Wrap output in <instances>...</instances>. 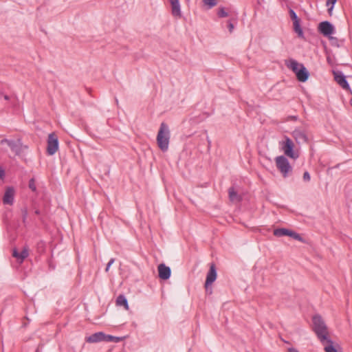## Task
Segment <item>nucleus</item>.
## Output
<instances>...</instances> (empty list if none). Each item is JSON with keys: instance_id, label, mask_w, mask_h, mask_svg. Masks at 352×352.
Returning <instances> with one entry per match:
<instances>
[{"instance_id": "f257e3e1", "label": "nucleus", "mask_w": 352, "mask_h": 352, "mask_svg": "<svg viewBox=\"0 0 352 352\" xmlns=\"http://www.w3.org/2000/svg\"><path fill=\"white\" fill-rule=\"evenodd\" d=\"M313 331L322 344H327L324 347L325 352H338L333 345V341L329 338L327 327L322 317L319 315L313 317Z\"/></svg>"}, {"instance_id": "f03ea898", "label": "nucleus", "mask_w": 352, "mask_h": 352, "mask_svg": "<svg viewBox=\"0 0 352 352\" xmlns=\"http://www.w3.org/2000/svg\"><path fill=\"white\" fill-rule=\"evenodd\" d=\"M170 139V131L168 126L164 122L161 123L157 135V143L162 151H166L168 148Z\"/></svg>"}, {"instance_id": "7ed1b4c3", "label": "nucleus", "mask_w": 352, "mask_h": 352, "mask_svg": "<svg viewBox=\"0 0 352 352\" xmlns=\"http://www.w3.org/2000/svg\"><path fill=\"white\" fill-rule=\"evenodd\" d=\"M275 162L277 168L283 176L287 177L292 170V168L287 157L283 155L278 156L275 158Z\"/></svg>"}, {"instance_id": "20e7f679", "label": "nucleus", "mask_w": 352, "mask_h": 352, "mask_svg": "<svg viewBox=\"0 0 352 352\" xmlns=\"http://www.w3.org/2000/svg\"><path fill=\"white\" fill-rule=\"evenodd\" d=\"M58 139L54 133L49 134L47 138V153L53 155L58 149Z\"/></svg>"}, {"instance_id": "39448f33", "label": "nucleus", "mask_w": 352, "mask_h": 352, "mask_svg": "<svg viewBox=\"0 0 352 352\" xmlns=\"http://www.w3.org/2000/svg\"><path fill=\"white\" fill-rule=\"evenodd\" d=\"M294 144L293 141L289 138L285 136V141L282 142V149L285 155L293 159H296L298 155L294 153Z\"/></svg>"}, {"instance_id": "423d86ee", "label": "nucleus", "mask_w": 352, "mask_h": 352, "mask_svg": "<svg viewBox=\"0 0 352 352\" xmlns=\"http://www.w3.org/2000/svg\"><path fill=\"white\" fill-rule=\"evenodd\" d=\"M6 143L16 155H19L22 152V143L20 140L14 141L12 140L3 139L1 140V144Z\"/></svg>"}, {"instance_id": "0eeeda50", "label": "nucleus", "mask_w": 352, "mask_h": 352, "mask_svg": "<svg viewBox=\"0 0 352 352\" xmlns=\"http://www.w3.org/2000/svg\"><path fill=\"white\" fill-rule=\"evenodd\" d=\"M318 31L324 36H330L333 33L334 27L329 21H322L319 23Z\"/></svg>"}, {"instance_id": "6e6552de", "label": "nucleus", "mask_w": 352, "mask_h": 352, "mask_svg": "<svg viewBox=\"0 0 352 352\" xmlns=\"http://www.w3.org/2000/svg\"><path fill=\"white\" fill-rule=\"evenodd\" d=\"M334 79L336 82L344 89L349 90L350 86L346 79V76L342 72H333Z\"/></svg>"}, {"instance_id": "1a4fd4ad", "label": "nucleus", "mask_w": 352, "mask_h": 352, "mask_svg": "<svg viewBox=\"0 0 352 352\" xmlns=\"http://www.w3.org/2000/svg\"><path fill=\"white\" fill-rule=\"evenodd\" d=\"M217 278V271L215 266L212 265L206 276L205 283L206 291H208V286H210Z\"/></svg>"}, {"instance_id": "9d476101", "label": "nucleus", "mask_w": 352, "mask_h": 352, "mask_svg": "<svg viewBox=\"0 0 352 352\" xmlns=\"http://www.w3.org/2000/svg\"><path fill=\"white\" fill-rule=\"evenodd\" d=\"M292 136L298 144L308 142V137L302 130L295 129L292 133Z\"/></svg>"}, {"instance_id": "9b49d317", "label": "nucleus", "mask_w": 352, "mask_h": 352, "mask_svg": "<svg viewBox=\"0 0 352 352\" xmlns=\"http://www.w3.org/2000/svg\"><path fill=\"white\" fill-rule=\"evenodd\" d=\"M158 276L162 280H167L171 275V270L164 263H161L157 266Z\"/></svg>"}, {"instance_id": "f8f14e48", "label": "nucleus", "mask_w": 352, "mask_h": 352, "mask_svg": "<svg viewBox=\"0 0 352 352\" xmlns=\"http://www.w3.org/2000/svg\"><path fill=\"white\" fill-rule=\"evenodd\" d=\"M106 334L102 331L95 333L85 338L87 342L96 343L102 341L105 342Z\"/></svg>"}, {"instance_id": "ddd939ff", "label": "nucleus", "mask_w": 352, "mask_h": 352, "mask_svg": "<svg viewBox=\"0 0 352 352\" xmlns=\"http://www.w3.org/2000/svg\"><path fill=\"white\" fill-rule=\"evenodd\" d=\"M14 190L12 187H8L3 197L4 204L12 205L14 203Z\"/></svg>"}, {"instance_id": "4468645a", "label": "nucleus", "mask_w": 352, "mask_h": 352, "mask_svg": "<svg viewBox=\"0 0 352 352\" xmlns=\"http://www.w3.org/2000/svg\"><path fill=\"white\" fill-rule=\"evenodd\" d=\"M295 74L297 77V79L300 82L307 81L309 78V72L307 71L306 67L302 64L300 65V68L295 73Z\"/></svg>"}, {"instance_id": "2eb2a0df", "label": "nucleus", "mask_w": 352, "mask_h": 352, "mask_svg": "<svg viewBox=\"0 0 352 352\" xmlns=\"http://www.w3.org/2000/svg\"><path fill=\"white\" fill-rule=\"evenodd\" d=\"M170 3L172 15L175 18H181L182 12L179 1H170Z\"/></svg>"}, {"instance_id": "dca6fc26", "label": "nucleus", "mask_w": 352, "mask_h": 352, "mask_svg": "<svg viewBox=\"0 0 352 352\" xmlns=\"http://www.w3.org/2000/svg\"><path fill=\"white\" fill-rule=\"evenodd\" d=\"M228 195L232 202H239L241 201V197L237 193L234 187L229 188Z\"/></svg>"}, {"instance_id": "f3484780", "label": "nucleus", "mask_w": 352, "mask_h": 352, "mask_svg": "<svg viewBox=\"0 0 352 352\" xmlns=\"http://www.w3.org/2000/svg\"><path fill=\"white\" fill-rule=\"evenodd\" d=\"M12 256L22 262L25 258L28 256V250L24 248L21 252H18L16 249L13 250Z\"/></svg>"}, {"instance_id": "a211bd4d", "label": "nucleus", "mask_w": 352, "mask_h": 352, "mask_svg": "<svg viewBox=\"0 0 352 352\" xmlns=\"http://www.w3.org/2000/svg\"><path fill=\"white\" fill-rule=\"evenodd\" d=\"M285 65L288 68L291 69L294 73H296L300 68L301 64H299L296 60L290 59L285 61Z\"/></svg>"}, {"instance_id": "6ab92c4d", "label": "nucleus", "mask_w": 352, "mask_h": 352, "mask_svg": "<svg viewBox=\"0 0 352 352\" xmlns=\"http://www.w3.org/2000/svg\"><path fill=\"white\" fill-rule=\"evenodd\" d=\"M118 306H123L126 310L129 309V305L126 298L124 295H119L116 299Z\"/></svg>"}, {"instance_id": "aec40b11", "label": "nucleus", "mask_w": 352, "mask_h": 352, "mask_svg": "<svg viewBox=\"0 0 352 352\" xmlns=\"http://www.w3.org/2000/svg\"><path fill=\"white\" fill-rule=\"evenodd\" d=\"M300 21L293 22L294 30L298 34L300 38H304V33L300 27Z\"/></svg>"}, {"instance_id": "412c9836", "label": "nucleus", "mask_w": 352, "mask_h": 352, "mask_svg": "<svg viewBox=\"0 0 352 352\" xmlns=\"http://www.w3.org/2000/svg\"><path fill=\"white\" fill-rule=\"evenodd\" d=\"M289 230L286 228H277L274 230V235L278 237L288 236Z\"/></svg>"}, {"instance_id": "4be33fe9", "label": "nucleus", "mask_w": 352, "mask_h": 352, "mask_svg": "<svg viewBox=\"0 0 352 352\" xmlns=\"http://www.w3.org/2000/svg\"><path fill=\"white\" fill-rule=\"evenodd\" d=\"M122 339H123V338H121V337H116V336H113L111 335L106 334L105 342H119L121 340H122Z\"/></svg>"}, {"instance_id": "5701e85b", "label": "nucleus", "mask_w": 352, "mask_h": 352, "mask_svg": "<svg viewBox=\"0 0 352 352\" xmlns=\"http://www.w3.org/2000/svg\"><path fill=\"white\" fill-rule=\"evenodd\" d=\"M289 233H288V236L297 240V241H303V239L302 237L299 234H298L297 232H295L292 230H290L289 231Z\"/></svg>"}, {"instance_id": "b1692460", "label": "nucleus", "mask_w": 352, "mask_h": 352, "mask_svg": "<svg viewBox=\"0 0 352 352\" xmlns=\"http://www.w3.org/2000/svg\"><path fill=\"white\" fill-rule=\"evenodd\" d=\"M289 16L293 22L298 21L300 20L299 18L298 17L296 13L292 8L289 9Z\"/></svg>"}, {"instance_id": "393cba45", "label": "nucleus", "mask_w": 352, "mask_h": 352, "mask_svg": "<svg viewBox=\"0 0 352 352\" xmlns=\"http://www.w3.org/2000/svg\"><path fill=\"white\" fill-rule=\"evenodd\" d=\"M217 14L219 17L223 18L228 16L229 12L226 10L225 8H220Z\"/></svg>"}, {"instance_id": "a878e982", "label": "nucleus", "mask_w": 352, "mask_h": 352, "mask_svg": "<svg viewBox=\"0 0 352 352\" xmlns=\"http://www.w3.org/2000/svg\"><path fill=\"white\" fill-rule=\"evenodd\" d=\"M28 186L32 191L36 192V186L35 184V179L34 178L30 179Z\"/></svg>"}, {"instance_id": "bb28decb", "label": "nucleus", "mask_w": 352, "mask_h": 352, "mask_svg": "<svg viewBox=\"0 0 352 352\" xmlns=\"http://www.w3.org/2000/svg\"><path fill=\"white\" fill-rule=\"evenodd\" d=\"M218 1H204V6H206V9H210L217 4Z\"/></svg>"}, {"instance_id": "cd10ccee", "label": "nucleus", "mask_w": 352, "mask_h": 352, "mask_svg": "<svg viewBox=\"0 0 352 352\" xmlns=\"http://www.w3.org/2000/svg\"><path fill=\"white\" fill-rule=\"evenodd\" d=\"M21 213H22L23 221L25 222L27 219L28 214L27 207H24L21 209Z\"/></svg>"}, {"instance_id": "c85d7f7f", "label": "nucleus", "mask_w": 352, "mask_h": 352, "mask_svg": "<svg viewBox=\"0 0 352 352\" xmlns=\"http://www.w3.org/2000/svg\"><path fill=\"white\" fill-rule=\"evenodd\" d=\"M326 3H327V6L329 7V8H328L329 13L331 14V12L332 11L334 4L336 3V1H326Z\"/></svg>"}, {"instance_id": "c756f323", "label": "nucleus", "mask_w": 352, "mask_h": 352, "mask_svg": "<svg viewBox=\"0 0 352 352\" xmlns=\"http://www.w3.org/2000/svg\"><path fill=\"white\" fill-rule=\"evenodd\" d=\"M115 262V258H112L109 260V261L108 262L107 265V267L105 268V272H107L110 268V267L111 266V265Z\"/></svg>"}, {"instance_id": "7c9ffc66", "label": "nucleus", "mask_w": 352, "mask_h": 352, "mask_svg": "<svg viewBox=\"0 0 352 352\" xmlns=\"http://www.w3.org/2000/svg\"><path fill=\"white\" fill-rule=\"evenodd\" d=\"M115 262V258H112L109 260V261L108 262L107 265V267L105 268V272H107L110 268V267L111 266V265Z\"/></svg>"}, {"instance_id": "2f4dec72", "label": "nucleus", "mask_w": 352, "mask_h": 352, "mask_svg": "<svg viewBox=\"0 0 352 352\" xmlns=\"http://www.w3.org/2000/svg\"><path fill=\"white\" fill-rule=\"evenodd\" d=\"M311 179V177H310V175L309 173V172L307 171H305L303 174V179L304 181L305 182H309Z\"/></svg>"}, {"instance_id": "473e14b6", "label": "nucleus", "mask_w": 352, "mask_h": 352, "mask_svg": "<svg viewBox=\"0 0 352 352\" xmlns=\"http://www.w3.org/2000/svg\"><path fill=\"white\" fill-rule=\"evenodd\" d=\"M228 28L229 32L230 33H232L233 30H234V25H233V23H232L231 21H228Z\"/></svg>"}, {"instance_id": "72a5a7b5", "label": "nucleus", "mask_w": 352, "mask_h": 352, "mask_svg": "<svg viewBox=\"0 0 352 352\" xmlns=\"http://www.w3.org/2000/svg\"><path fill=\"white\" fill-rule=\"evenodd\" d=\"M5 175V170L3 168L0 167V179H2Z\"/></svg>"}, {"instance_id": "f704fd0d", "label": "nucleus", "mask_w": 352, "mask_h": 352, "mask_svg": "<svg viewBox=\"0 0 352 352\" xmlns=\"http://www.w3.org/2000/svg\"><path fill=\"white\" fill-rule=\"evenodd\" d=\"M288 352H299V351L294 348H289L288 349Z\"/></svg>"}, {"instance_id": "c9c22d12", "label": "nucleus", "mask_w": 352, "mask_h": 352, "mask_svg": "<svg viewBox=\"0 0 352 352\" xmlns=\"http://www.w3.org/2000/svg\"><path fill=\"white\" fill-rule=\"evenodd\" d=\"M206 292L208 293L209 294H211L212 292V288L208 287V291Z\"/></svg>"}, {"instance_id": "e433bc0d", "label": "nucleus", "mask_w": 352, "mask_h": 352, "mask_svg": "<svg viewBox=\"0 0 352 352\" xmlns=\"http://www.w3.org/2000/svg\"><path fill=\"white\" fill-rule=\"evenodd\" d=\"M207 142H208V146H210V144H211V141H210V140L209 139L208 137H207Z\"/></svg>"}, {"instance_id": "4c0bfd02", "label": "nucleus", "mask_w": 352, "mask_h": 352, "mask_svg": "<svg viewBox=\"0 0 352 352\" xmlns=\"http://www.w3.org/2000/svg\"><path fill=\"white\" fill-rule=\"evenodd\" d=\"M3 98L6 100H8L10 99V97L8 95H4Z\"/></svg>"}, {"instance_id": "58836bf2", "label": "nucleus", "mask_w": 352, "mask_h": 352, "mask_svg": "<svg viewBox=\"0 0 352 352\" xmlns=\"http://www.w3.org/2000/svg\"><path fill=\"white\" fill-rule=\"evenodd\" d=\"M34 212H35V214H37V215H39V214H40V213H41V212H40V210H36Z\"/></svg>"}, {"instance_id": "ea45409f", "label": "nucleus", "mask_w": 352, "mask_h": 352, "mask_svg": "<svg viewBox=\"0 0 352 352\" xmlns=\"http://www.w3.org/2000/svg\"><path fill=\"white\" fill-rule=\"evenodd\" d=\"M115 100H116V104L118 105V99H117V98H116V99H115Z\"/></svg>"}, {"instance_id": "a19ab883", "label": "nucleus", "mask_w": 352, "mask_h": 352, "mask_svg": "<svg viewBox=\"0 0 352 352\" xmlns=\"http://www.w3.org/2000/svg\"><path fill=\"white\" fill-rule=\"evenodd\" d=\"M350 102H351V105L352 106V99L351 100Z\"/></svg>"}, {"instance_id": "79ce46f5", "label": "nucleus", "mask_w": 352, "mask_h": 352, "mask_svg": "<svg viewBox=\"0 0 352 352\" xmlns=\"http://www.w3.org/2000/svg\"><path fill=\"white\" fill-rule=\"evenodd\" d=\"M36 352H38V350H36Z\"/></svg>"}]
</instances>
